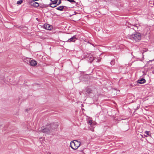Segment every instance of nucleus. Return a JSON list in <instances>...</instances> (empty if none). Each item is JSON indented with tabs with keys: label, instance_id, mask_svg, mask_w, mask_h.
Listing matches in <instances>:
<instances>
[{
	"label": "nucleus",
	"instance_id": "ddd939ff",
	"mask_svg": "<svg viewBox=\"0 0 154 154\" xmlns=\"http://www.w3.org/2000/svg\"><path fill=\"white\" fill-rule=\"evenodd\" d=\"M92 90L88 88H87L86 89V91L88 94L91 93Z\"/></svg>",
	"mask_w": 154,
	"mask_h": 154
},
{
	"label": "nucleus",
	"instance_id": "1a4fd4ad",
	"mask_svg": "<svg viewBox=\"0 0 154 154\" xmlns=\"http://www.w3.org/2000/svg\"><path fill=\"white\" fill-rule=\"evenodd\" d=\"M137 82L138 83L142 84L146 82V80L142 78L138 80L137 81Z\"/></svg>",
	"mask_w": 154,
	"mask_h": 154
},
{
	"label": "nucleus",
	"instance_id": "9b49d317",
	"mask_svg": "<svg viewBox=\"0 0 154 154\" xmlns=\"http://www.w3.org/2000/svg\"><path fill=\"white\" fill-rule=\"evenodd\" d=\"M88 57L90 62L91 63L94 60L95 58L94 57H93V56L91 55H90Z\"/></svg>",
	"mask_w": 154,
	"mask_h": 154
},
{
	"label": "nucleus",
	"instance_id": "0eeeda50",
	"mask_svg": "<svg viewBox=\"0 0 154 154\" xmlns=\"http://www.w3.org/2000/svg\"><path fill=\"white\" fill-rule=\"evenodd\" d=\"M43 27L45 29L48 30H51L52 28L51 26L47 23L44 24L43 26Z\"/></svg>",
	"mask_w": 154,
	"mask_h": 154
},
{
	"label": "nucleus",
	"instance_id": "393cba45",
	"mask_svg": "<svg viewBox=\"0 0 154 154\" xmlns=\"http://www.w3.org/2000/svg\"><path fill=\"white\" fill-rule=\"evenodd\" d=\"M74 13H75V14H76V13H75V12H74Z\"/></svg>",
	"mask_w": 154,
	"mask_h": 154
},
{
	"label": "nucleus",
	"instance_id": "f3484780",
	"mask_svg": "<svg viewBox=\"0 0 154 154\" xmlns=\"http://www.w3.org/2000/svg\"><path fill=\"white\" fill-rule=\"evenodd\" d=\"M67 1H69L71 3H75V2L74 0H67Z\"/></svg>",
	"mask_w": 154,
	"mask_h": 154
},
{
	"label": "nucleus",
	"instance_id": "5701e85b",
	"mask_svg": "<svg viewBox=\"0 0 154 154\" xmlns=\"http://www.w3.org/2000/svg\"><path fill=\"white\" fill-rule=\"evenodd\" d=\"M70 15H71V16H72L73 15V14H70Z\"/></svg>",
	"mask_w": 154,
	"mask_h": 154
},
{
	"label": "nucleus",
	"instance_id": "9d476101",
	"mask_svg": "<svg viewBox=\"0 0 154 154\" xmlns=\"http://www.w3.org/2000/svg\"><path fill=\"white\" fill-rule=\"evenodd\" d=\"M52 2H53L54 3L56 4L57 5L60 4L61 2V0H50Z\"/></svg>",
	"mask_w": 154,
	"mask_h": 154
},
{
	"label": "nucleus",
	"instance_id": "6e6552de",
	"mask_svg": "<svg viewBox=\"0 0 154 154\" xmlns=\"http://www.w3.org/2000/svg\"><path fill=\"white\" fill-rule=\"evenodd\" d=\"M29 63L31 66H35L37 64V62L33 60L29 61Z\"/></svg>",
	"mask_w": 154,
	"mask_h": 154
},
{
	"label": "nucleus",
	"instance_id": "7ed1b4c3",
	"mask_svg": "<svg viewBox=\"0 0 154 154\" xmlns=\"http://www.w3.org/2000/svg\"><path fill=\"white\" fill-rule=\"evenodd\" d=\"M81 145L80 142L76 140L71 141L70 143V146L73 149L76 150Z\"/></svg>",
	"mask_w": 154,
	"mask_h": 154
},
{
	"label": "nucleus",
	"instance_id": "20e7f679",
	"mask_svg": "<svg viewBox=\"0 0 154 154\" xmlns=\"http://www.w3.org/2000/svg\"><path fill=\"white\" fill-rule=\"evenodd\" d=\"M57 5L54 2H52V3L50 5H42L41 6L43 8H46L47 7H52L54 8Z\"/></svg>",
	"mask_w": 154,
	"mask_h": 154
},
{
	"label": "nucleus",
	"instance_id": "423d86ee",
	"mask_svg": "<svg viewBox=\"0 0 154 154\" xmlns=\"http://www.w3.org/2000/svg\"><path fill=\"white\" fill-rule=\"evenodd\" d=\"M76 39V36L75 35L72 37L71 38L68 39L67 41H66V42H75Z\"/></svg>",
	"mask_w": 154,
	"mask_h": 154
},
{
	"label": "nucleus",
	"instance_id": "f8f14e48",
	"mask_svg": "<svg viewBox=\"0 0 154 154\" xmlns=\"http://www.w3.org/2000/svg\"><path fill=\"white\" fill-rule=\"evenodd\" d=\"M67 7L65 6H60L56 8L57 10H63V9H66Z\"/></svg>",
	"mask_w": 154,
	"mask_h": 154
},
{
	"label": "nucleus",
	"instance_id": "412c9836",
	"mask_svg": "<svg viewBox=\"0 0 154 154\" xmlns=\"http://www.w3.org/2000/svg\"><path fill=\"white\" fill-rule=\"evenodd\" d=\"M94 128H93V129H91V130L92 131H94Z\"/></svg>",
	"mask_w": 154,
	"mask_h": 154
},
{
	"label": "nucleus",
	"instance_id": "f257e3e1",
	"mask_svg": "<svg viewBox=\"0 0 154 154\" xmlns=\"http://www.w3.org/2000/svg\"><path fill=\"white\" fill-rule=\"evenodd\" d=\"M128 26L130 29L129 30V34L127 36L128 38L136 42H139L141 39V34L140 33H136L133 34L132 33L134 31H140L141 28V26L139 24H136L133 25L130 24V26Z\"/></svg>",
	"mask_w": 154,
	"mask_h": 154
},
{
	"label": "nucleus",
	"instance_id": "2eb2a0df",
	"mask_svg": "<svg viewBox=\"0 0 154 154\" xmlns=\"http://www.w3.org/2000/svg\"><path fill=\"white\" fill-rule=\"evenodd\" d=\"M23 0H21L20 1H18L17 2V4L18 5H20L23 2Z\"/></svg>",
	"mask_w": 154,
	"mask_h": 154
},
{
	"label": "nucleus",
	"instance_id": "b1692460",
	"mask_svg": "<svg viewBox=\"0 0 154 154\" xmlns=\"http://www.w3.org/2000/svg\"><path fill=\"white\" fill-rule=\"evenodd\" d=\"M141 135V136H142V137H143V136H142V135Z\"/></svg>",
	"mask_w": 154,
	"mask_h": 154
},
{
	"label": "nucleus",
	"instance_id": "4be33fe9",
	"mask_svg": "<svg viewBox=\"0 0 154 154\" xmlns=\"http://www.w3.org/2000/svg\"><path fill=\"white\" fill-rule=\"evenodd\" d=\"M148 136V135H145V136L146 137H147Z\"/></svg>",
	"mask_w": 154,
	"mask_h": 154
},
{
	"label": "nucleus",
	"instance_id": "dca6fc26",
	"mask_svg": "<svg viewBox=\"0 0 154 154\" xmlns=\"http://www.w3.org/2000/svg\"><path fill=\"white\" fill-rule=\"evenodd\" d=\"M110 64L112 65H113L115 64V60H112L111 61Z\"/></svg>",
	"mask_w": 154,
	"mask_h": 154
},
{
	"label": "nucleus",
	"instance_id": "f03ea898",
	"mask_svg": "<svg viewBox=\"0 0 154 154\" xmlns=\"http://www.w3.org/2000/svg\"><path fill=\"white\" fill-rule=\"evenodd\" d=\"M52 131L51 126L49 125H47L45 127L43 126L42 127L41 130L39 131V132H43L46 134H49Z\"/></svg>",
	"mask_w": 154,
	"mask_h": 154
},
{
	"label": "nucleus",
	"instance_id": "a211bd4d",
	"mask_svg": "<svg viewBox=\"0 0 154 154\" xmlns=\"http://www.w3.org/2000/svg\"><path fill=\"white\" fill-rule=\"evenodd\" d=\"M145 133L148 136H149L150 132L149 131H145Z\"/></svg>",
	"mask_w": 154,
	"mask_h": 154
},
{
	"label": "nucleus",
	"instance_id": "39448f33",
	"mask_svg": "<svg viewBox=\"0 0 154 154\" xmlns=\"http://www.w3.org/2000/svg\"><path fill=\"white\" fill-rule=\"evenodd\" d=\"M49 125L51 126V129H52V131L57 128L58 126V125L57 123H54L52 124H49Z\"/></svg>",
	"mask_w": 154,
	"mask_h": 154
},
{
	"label": "nucleus",
	"instance_id": "aec40b11",
	"mask_svg": "<svg viewBox=\"0 0 154 154\" xmlns=\"http://www.w3.org/2000/svg\"><path fill=\"white\" fill-rule=\"evenodd\" d=\"M36 19L37 20H38V21H39V20H38V18H36Z\"/></svg>",
	"mask_w": 154,
	"mask_h": 154
},
{
	"label": "nucleus",
	"instance_id": "6ab92c4d",
	"mask_svg": "<svg viewBox=\"0 0 154 154\" xmlns=\"http://www.w3.org/2000/svg\"><path fill=\"white\" fill-rule=\"evenodd\" d=\"M88 123L90 124L91 125H92V122L91 120H89L88 121Z\"/></svg>",
	"mask_w": 154,
	"mask_h": 154
},
{
	"label": "nucleus",
	"instance_id": "4468645a",
	"mask_svg": "<svg viewBox=\"0 0 154 154\" xmlns=\"http://www.w3.org/2000/svg\"><path fill=\"white\" fill-rule=\"evenodd\" d=\"M33 5L35 7H38L39 5L38 3L35 2L33 3Z\"/></svg>",
	"mask_w": 154,
	"mask_h": 154
}]
</instances>
